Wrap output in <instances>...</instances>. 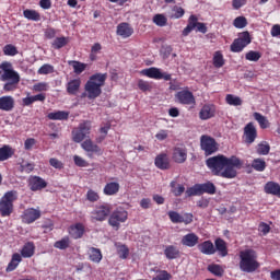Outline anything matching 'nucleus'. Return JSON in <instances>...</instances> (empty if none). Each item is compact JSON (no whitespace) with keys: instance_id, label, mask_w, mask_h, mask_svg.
I'll return each instance as SVG.
<instances>
[{"instance_id":"1","label":"nucleus","mask_w":280,"mask_h":280,"mask_svg":"<svg viewBox=\"0 0 280 280\" xmlns=\"http://www.w3.org/2000/svg\"><path fill=\"white\" fill-rule=\"evenodd\" d=\"M206 165L213 176L235 178L237 176V170H242V165H244V163L235 155L226 158L225 155L219 154L217 156L209 158L206 161Z\"/></svg>"},{"instance_id":"2","label":"nucleus","mask_w":280,"mask_h":280,"mask_svg":"<svg viewBox=\"0 0 280 280\" xmlns=\"http://www.w3.org/2000/svg\"><path fill=\"white\" fill-rule=\"evenodd\" d=\"M0 74L1 82H7L3 85L4 93L16 91V86H19V83L21 82V75L12 69V63L3 61L0 65Z\"/></svg>"},{"instance_id":"3","label":"nucleus","mask_w":280,"mask_h":280,"mask_svg":"<svg viewBox=\"0 0 280 280\" xmlns=\"http://www.w3.org/2000/svg\"><path fill=\"white\" fill-rule=\"evenodd\" d=\"M107 73H95L85 83V95L88 100H97L102 95V86L106 84Z\"/></svg>"},{"instance_id":"4","label":"nucleus","mask_w":280,"mask_h":280,"mask_svg":"<svg viewBox=\"0 0 280 280\" xmlns=\"http://www.w3.org/2000/svg\"><path fill=\"white\" fill-rule=\"evenodd\" d=\"M240 269L242 272H255L259 268L257 261V253L253 249H245L240 252Z\"/></svg>"},{"instance_id":"5","label":"nucleus","mask_w":280,"mask_h":280,"mask_svg":"<svg viewBox=\"0 0 280 280\" xmlns=\"http://www.w3.org/2000/svg\"><path fill=\"white\" fill-rule=\"evenodd\" d=\"M19 200V191L9 190L0 198L1 218H10L14 213V202Z\"/></svg>"},{"instance_id":"6","label":"nucleus","mask_w":280,"mask_h":280,"mask_svg":"<svg viewBox=\"0 0 280 280\" xmlns=\"http://www.w3.org/2000/svg\"><path fill=\"white\" fill-rule=\"evenodd\" d=\"M128 220V211L126 209L118 207L112 213H109L108 224L113 226L115 231H119V228L124 222Z\"/></svg>"},{"instance_id":"7","label":"nucleus","mask_w":280,"mask_h":280,"mask_svg":"<svg viewBox=\"0 0 280 280\" xmlns=\"http://www.w3.org/2000/svg\"><path fill=\"white\" fill-rule=\"evenodd\" d=\"M253 43V38H250V33L248 31L242 32L238 34V38L234 39L231 45V51L233 54H240L244 51L245 47H248Z\"/></svg>"},{"instance_id":"8","label":"nucleus","mask_w":280,"mask_h":280,"mask_svg":"<svg viewBox=\"0 0 280 280\" xmlns=\"http://www.w3.org/2000/svg\"><path fill=\"white\" fill-rule=\"evenodd\" d=\"M194 30H197V32H200L201 34H207V24L198 22V16L192 14L188 18V24L183 30L182 35L189 36Z\"/></svg>"},{"instance_id":"9","label":"nucleus","mask_w":280,"mask_h":280,"mask_svg":"<svg viewBox=\"0 0 280 280\" xmlns=\"http://www.w3.org/2000/svg\"><path fill=\"white\" fill-rule=\"evenodd\" d=\"M91 135V121L81 122L77 130L72 131L74 143H82Z\"/></svg>"},{"instance_id":"10","label":"nucleus","mask_w":280,"mask_h":280,"mask_svg":"<svg viewBox=\"0 0 280 280\" xmlns=\"http://www.w3.org/2000/svg\"><path fill=\"white\" fill-rule=\"evenodd\" d=\"M200 147L206 156H211V154H215V151L218 150V142L210 136H201Z\"/></svg>"},{"instance_id":"11","label":"nucleus","mask_w":280,"mask_h":280,"mask_svg":"<svg viewBox=\"0 0 280 280\" xmlns=\"http://www.w3.org/2000/svg\"><path fill=\"white\" fill-rule=\"evenodd\" d=\"M175 100L184 106H196V97L189 89H184L175 94Z\"/></svg>"},{"instance_id":"12","label":"nucleus","mask_w":280,"mask_h":280,"mask_svg":"<svg viewBox=\"0 0 280 280\" xmlns=\"http://www.w3.org/2000/svg\"><path fill=\"white\" fill-rule=\"evenodd\" d=\"M110 215V207L101 205L91 212L92 222H104Z\"/></svg>"},{"instance_id":"13","label":"nucleus","mask_w":280,"mask_h":280,"mask_svg":"<svg viewBox=\"0 0 280 280\" xmlns=\"http://www.w3.org/2000/svg\"><path fill=\"white\" fill-rule=\"evenodd\" d=\"M142 75H147V78H151L153 80H172V74L166 72H161L159 68H149L141 71Z\"/></svg>"},{"instance_id":"14","label":"nucleus","mask_w":280,"mask_h":280,"mask_svg":"<svg viewBox=\"0 0 280 280\" xmlns=\"http://www.w3.org/2000/svg\"><path fill=\"white\" fill-rule=\"evenodd\" d=\"M40 208H27L23 211L22 220L25 224H34L36 220H40Z\"/></svg>"},{"instance_id":"15","label":"nucleus","mask_w":280,"mask_h":280,"mask_svg":"<svg viewBox=\"0 0 280 280\" xmlns=\"http://www.w3.org/2000/svg\"><path fill=\"white\" fill-rule=\"evenodd\" d=\"M172 161L183 164L187 161V148L185 145L174 147L172 152Z\"/></svg>"},{"instance_id":"16","label":"nucleus","mask_w":280,"mask_h":280,"mask_svg":"<svg viewBox=\"0 0 280 280\" xmlns=\"http://www.w3.org/2000/svg\"><path fill=\"white\" fill-rule=\"evenodd\" d=\"M31 191H42L47 187V182L40 176H30L27 179Z\"/></svg>"},{"instance_id":"17","label":"nucleus","mask_w":280,"mask_h":280,"mask_svg":"<svg viewBox=\"0 0 280 280\" xmlns=\"http://www.w3.org/2000/svg\"><path fill=\"white\" fill-rule=\"evenodd\" d=\"M244 139L245 143H247L248 145L255 143V139H257V128L253 122H248L244 127Z\"/></svg>"},{"instance_id":"18","label":"nucleus","mask_w":280,"mask_h":280,"mask_svg":"<svg viewBox=\"0 0 280 280\" xmlns=\"http://www.w3.org/2000/svg\"><path fill=\"white\" fill-rule=\"evenodd\" d=\"M154 165L158 170H170V155L162 152L155 156Z\"/></svg>"},{"instance_id":"19","label":"nucleus","mask_w":280,"mask_h":280,"mask_svg":"<svg viewBox=\"0 0 280 280\" xmlns=\"http://www.w3.org/2000/svg\"><path fill=\"white\" fill-rule=\"evenodd\" d=\"M14 97L10 95L1 96L0 97V110L4 113H12L14 110Z\"/></svg>"},{"instance_id":"20","label":"nucleus","mask_w":280,"mask_h":280,"mask_svg":"<svg viewBox=\"0 0 280 280\" xmlns=\"http://www.w3.org/2000/svg\"><path fill=\"white\" fill-rule=\"evenodd\" d=\"M68 232L73 240H80L84 235V225L82 223H75L69 228Z\"/></svg>"},{"instance_id":"21","label":"nucleus","mask_w":280,"mask_h":280,"mask_svg":"<svg viewBox=\"0 0 280 280\" xmlns=\"http://www.w3.org/2000/svg\"><path fill=\"white\" fill-rule=\"evenodd\" d=\"M199 117L202 120L211 119L215 117V106L214 105H203L199 112Z\"/></svg>"},{"instance_id":"22","label":"nucleus","mask_w":280,"mask_h":280,"mask_svg":"<svg viewBox=\"0 0 280 280\" xmlns=\"http://www.w3.org/2000/svg\"><path fill=\"white\" fill-rule=\"evenodd\" d=\"M80 86H82V80L80 79L70 80L66 85L68 95H75L77 93H79Z\"/></svg>"},{"instance_id":"23","label":"nucleus","mask_w":280,"mask_h":280,"mask_svg":"<svg viewBox=\"0 0 280 280\" xmlns=\"http://www.w3.org/2000/svg\"><path fill=\"white\" fill-rule=\"evenodd\" d=\"M81 148H83L85 152H89L91 154H102V149H100L97 144L93 143L91 139H86L85 141H83L81 143Z\"/></svg>"},{"instance_id":"24","label":"nucleus","mask_w":280,"mask_h":280,"mask_svg":"<svg viewBox=\"0 0 280 280\" xmlns=\"http://www.w3.org/2000/svg\"><path fill=\"white\" fill-rule=\"evenodd\" d=\"M135 33V30L130 27V24L128 23H120L117 26V34L118 36H122V38H130L132 34Z\"/></svg>"},{"instance_id":"25","label":"nucleus","mask_w":280,"mask_h":280,"mask_svg":"<svg viewBox=\"0 0 280 280\" xmlns=\"http://www.w3.org/2000/svg\"><path fill=\"white\" fill-rule=\"evenodd\" d=\"M198 250L202 253V255H215V246L211 241H205L198 245Z\"/></svg>"},{"instance_id":"26","label":"nucleus","mask_w":280,"mask_h":280,"mask_svg":"<svg viewBox=\"0 0 280 280\" xmlns=\"http://www.w3.org/2000/svg\"><path fill=\"white\" fill-rule=\"evenodd\" d=\"M198 240H200L198 235L189 233L183 236L182 244L183 246H188V248H194L198 244Z\"/></svg>"},{"instance_id":"27","label":"nucleus","mask_w":280,"mask_h":280,"mask_svg":"<svg viewBox=\"0 0 280 280\" xmlns=\"http://www.w3.org/2000/svg\"><path fill=\"white\" fill-rule=\"evenodd\" d=\"M35 250L36 246L34 245V242H27L21 249V257L30 259V257H34Z\"/></svg>"},{"instance_id":"28","label":"nucleus","mask_w":280,"mask_h":280,"mask_svg":"<svg viewBox=\"0 0 280 280\" xmlns=\"http://www.w3.org/2000/svg\"><path fill=\"white\" fill-rule=\"evenodd\" d=\"M119 183L117 182L107 183L103 189V194L105 196H117L119 194Z\"/></svg>"},{"instance_id":"29","label":"nucleus","mask_w":280,"mask_h":280,"mask_svg":"<svg viewBox=\"0 0 280 280\" xmlns=\"http://www.w3.org/2000/svg\"><path fill=\"white\" fill-rule=\"evenodd\" d=\"M47 117L51 121H67V119H69V112H65V110L51 112L47 115Z\"/></svg>"},{"instance_id":"30","label":"nucleus","mask_w":280,"mask_h":280,"mask_svg":"<svg viewBox=\"0 0 280 280\" xmlns=\"http://www.w3.org/2000/svg\"><path fill=\"white\" fill-rule=\"evenodd\" d=\"M164 255L166 257V259H178V257H180V250L178 249V247L174 246V245H167L164 249Z\"/></svg>"},{"instance_id":"31","label":"nucleus","mask_w":280,"mask_h":280,"mask_svg":"<svg viewBox=\"0 0 280 280\" xmlns=\"http://www.w3.org/2000/svg\"><path fill=\"white\" fill-rule=\"evenodd\" d=\"M265 194H270L271 196H280V185L276 182H268L265 185Z\"/></svg>"},{"instance_id":"32","label":"nucleus","mask_w":280,"mask_h":280,"mask_svg":"<svg viewBox=\"0 0 280 280\" xmlns=\"http://www.w3.org/2000/svg\"><path fill=\"white\" fill-rule=\"evenodd\" d=\"M214 246L215 250H218L221 257H226V255H229V249L226 247V242H224V240L217 238L214 241Z\"/></svg>"},{"instance_id":"33","label":"nucleus","mask_w":280,"mask_h":280,"mask_svg":"<svg viewBox=\"0 0 280 280\" xmlns=\"http://www.w3.org/2000/svg\"><path fill=\"white\" fill-rule=\"evenodd\" d=\"M20 261H23L21 254H19V253L13 254L11 261L9 262V265L7 267V272H12V271L16 270V268H19Z\"/></svg>"},{"instance_id":"34","label":"nucleus","mask_w":280,"mask_h":280,"mask_svg":"<svg viewBox=\"0 0 280 280\" xmlns=\"http://www.w3.org/2000/svg\"><path fill=\"white\" fill-rule=\"evenodd\" d=\"M24 19H27V21H40V13L36 10L26 9L23 11Z\"/></svg>"},{"instance_id":"35","label":"nucleus","mask_w":280,"mask_h":280,"mask_svg":"<svg viewBox=\"0 0 280 280\" xmlns=\"http://www.w3.org/2000/svg\"><path fill=\"white\" fill-rule=\"evenodd\" d=\"M185 16V9L183 7L174 5L168 13L170 19H183Z\"/></svg>"},{"instance_id":"36","label":"nucleus","mask_w":280,"mask_h":280,"mask_svg":"<svg viewBox=\"0 0 280 280\" xmlns=\"http://www.w3.org/2000/svg\"><path fill=\"white\" fill-rule=\"evenodd\" d=\"M14 155V151L10 145H3L0 148V161H8V159H12Z\"/></svg>"},{"instance_id":"37","label":"nucleus","mask_w":280,"mask_h":280,"mask_svg":"<svg viewBox=\"0 0 280 280\" xmlns=\"http://www.w3.org/2000/svg\"><path fill=\"white\" fill-rule=\"evenodd\" d=\"M256 152L260 156H267V154H270V144L267 141H262L257 144Z\"/></svg>"},{"instance_id":"38","label":"nucleus","mask_w":280,"mask_h":280,"mask_svg":"<svg viewBox=\"0 0 280 280\" xmlns=\"http://www.w3.org/2000/svg\"><path fill=\"white\" fill-rule=\"evenodd\" d=\"M102 250L100 248L91 247L90 248V260L94 264H100L102 261Z\"/></svg>"},{"instance_id":"39","label":"nucleus","mask_w":280,"mask_h":280,"mask_svg":"<svg viewBox=\"0 0 280 280\" xmlns=\"http://www.w3.org/2000/svg\"><path fill=\"white\" fill-rule=\"evenodd\" d=\"M254 119L259 124V126L262 130H266V128H268V126H270L268 118H266V116L261 115L260 113L255 112Z\"/></svg>"},{"instance_id":"40","label":"nucleus","mask_w":280,"mask_h":280,"mask_svg":"<svg viewBox=\"0 0 280 280\" xmlns=\"http://www.w3.org/2000/svg\"><path fill=\"white\" fill-rule=\"evenodd\" d=\"M54 246L59 250H67V248L71 246V240L69 238V236H65L60 241L55 242Z\"/></svg>"},{"instance_id":"41","label":"nucleus","mask_w":280,"mask_h":280,"mask_svg":"<svg viewBox=\"0 0 280 280\" xmlns=\"http://www.w3.org/2000/svg\"><path fill=\"white\" fill-rule=\"evenodd\" d=\"M199 186L201 187V194H209L210 196H213L217 191L215 185L211 182L199 184Z\"/></svg>"},{"instance_id":"42","label":"nucleus","mask_w":280,"mask_h":280,"mask_svg":"<svg viewBox=\"0 0 280 280\" xmlns=\"http://www.w3.org/2000/svg\"><path fill=\"white\" fill-rule=\"evenodd\" d=\"M208 272H211V275H214V277H224V269L220 265H209Z\"/></svg>"},{"instance_id":"43","label":"nucleus","mask_w":280,"mask_h":280,"mask_svg":"<svg viewBox=\"0 0 280 280\" xmlns=\"http://www.w3.org/2000/svg\"><path fill=\"white\" fill-rule=\"evenodd\" d=\"M252 167L256 172H264L266 170V161L264 159H254L252 162Z\"/></svg>"},{"instance_id":"44","label":"nucleus","mask_w":280,"mask_h":280,"mask_svg":"<svg viewBox=\"0 0 280 280\" xmlns=\"http://www.w3.org/2000/svg\"><path fill=\"white\" fill-rule=\"evenodd\" d=\"M69 43V38L67 37H57L54 39L51 47L52 49H62V47L67 46Z\"/></svg>"},{"instance_id":"45","label":"nucleus","mask_w":280,"mask_h":280,"mask_svg":"<svg viewBox=\"0 0 280 280\" xmlns=\"http://www.w3.org/2000/svg\"><path fill=\"white\" fill-rule=\"evenodd\" d=\"M226 104L230 106H242L243 102L240 96H235L233 94H228L225 97Z\"/></svg>"},{"instance_id":"46","label":"nucleus","mask_w":280,"mask_h":280,"mask_svg":"<svg viewBox=\"0 0 280 280\" xmlns=\"http://www.w3.org/2000/svg\"><path fill=\"white\" fill-rule=\"evenodd\" d=\"M186 196L188 198H191V196H202V189L200 187V184H196L190 188H187Z\"/></svg>"},{"instance_id":"47","label":"nucleus","mask_w":280,"mask_h":280,"mask_svg":"<svg viewBox=\"0 0 280 280\" xmlns=\"http://www.w3.org/2000/svg\"><path fill=\"white\" fill-rule=\"evenodd\" d=\"M261 58V52L255 51V50H249L245 55V59L248 60L249 62H258V60Z\"/></svg>"},{"instance_id":"48","label":"nucleus","mask_w":280,"mask_h":280,"mask_svg":"<svg viewBox=\"0 0 280 280\" xmlns=\"http://www.w3.org/2000/svg\"><path fill=\"white\" fill-rule=\"evenodd\" d=\"M153 23H155L158 27H165V25H167V18L163 14H155L153 16Z\"/></svg>"},{"instance_id":"49","label":"nucleus","mask_w":280,"mask_h":280,"mask_svg":"<svg viewBox=\"0 0 280 280\" xmlns=\"http://www.w3.org/2000/svg\"><path fill=\"white\" fill-rule=\"evenodd\" d=\"M233 25L237 30H244V27H246V25H248V21L244 16H237L236 19H234Z\"/></svg>"},{"instance_id":"50","label":"nucleus","mask_w":280,"mask_h":280,"mask_svg":"<svg viewBox=\"0 0 280 280\" xmlns=\"http://www.w3.org/2000/svg\"><path fill=\"white\" fill-rule=\"evenodd\" d=\"M4 56H16L19 54V49H16V46L12 44H8L2 49Z\"/></svg>"},{"instance_id":"51","label":"nucleus","mask_w":280,"mask_h":280,"mask_svg":"<svg viewBox=\"0 0 280 280\" xmlns=\"http://www.w3.org/2000/svg\"><path fill=\"white\" fill-rule=\"evenodd\" d=\"M168 218L173 224H183V215L176 211H170Z\"/></svg>"},{"instance_id":"52","label":"nucleus","mask_w":280,"mask_h":280,"mask_svg":"<svg viewBox=\"0 0 280 280\" xmlns=\"http://www.w3.org/2000/svg\"><path fill=\"white\" fill-rule=\"evenodd\" d=\"M213 65L217 67V69H220L221 67H224V57L222 56V52L217 51L213 56Z\"/></svg>"},{"instance_id":"53","label":"nucleus","mask_w":280,"mask_h":280,"mask_svg":"<svg viewBox=\"0 0 280 280\" xmlns=\"http://www.w3.org/2000/svg\"><path fill=\"white\" fill-rule=\"evenodd\" d=\"M34 167H36L34 163L23 162L20 164V172H24L25 174H31V172H34Z\"/></svg>"},{"instance_id":"54","label":"nucleus","mask_w":280,"mask_h":280,"mask_svg":"<svg viewBox=\"0 0 280 280\" xmlns=\"http://www.w3.org/2000/svg\"><path fill=\"white\" fill-rule=\"evenodd\" d=\"M37 73L39 75H49V73H54V66L45 63L38 69Z\"/></svg>"},{"instance_id":"55","label":"nucleus","mask_w":280,"mask_h":280,"mask_svg":"<svg viewBox=\"0 0 280 280\" xmlns=\"http://www.w3.org/2000/svg\"><path fill=\"white\" fill-rule=\"evenodd\" d=\"M171 187H172V192L174 194V196L178 197V196H183V194H185V186L177 185V187H176V182H172Z\"/></svg>"},{"instance_id":"56","label":"nucleus","mask_w":280,"mask_h":280,"mask_svg":"<svg viewBox=\"0 0 280 280\" xmlns=\"http://www.w3.org/2000/svg\"><path fill=\"white\" fill-rule=\"evenodd\" d=\"M85 198L89 200V202H97V200H100V194L93 189H89Z\"/></svg>"},{"instance_id":"57","label":"nucleus","mask_w":280,"mask_h":280,"mask_svg":"<svg viewBox=\"0 0 280 280\" xmlns=\"http://www.w3.org/2000/svg\"><path fill=\"white\" fill-rule=\"evenodd\" d=\"M138 88L140 89V91L145 93L147 91H152V83L140 79L138 81Z\"/></svg>"},{"instance_id":"58","label":"nucleus","mask_w":280,"mask_h":280,"mask_svg":"<svg viewBox=\"0 0 280 280\" xmlns=\"http://www.w3.org/2000/svg\"><path fill=\"white\" fill-rule=\"evenodd\" d=\"M49 165L51 167H54L55 170H65V164L62 163V161H60L56 158H51L49 160Z\"/></svg>"},{"instance_id":"59","label":"nucleus","mask_w":280,"mask_h":280,"mask_svg":"<svg viewBox=\"0 0 280 280\" xmlns=\"http://www.w3.org/2000/svg\"><path fill=\"white\" fill-rule=\"evenodd\" d=\"M172 279V273L167 270H160L156 277H153L152 280H170Z\"/></svg>"},{"instance_id":"60","label":"nucleus","mask_w":280,"mask_h":280,"mask_svg":"<svg viewBox=\"0 0 280 280\" xmlns=\"http://www.w3.org/2000/svg\"><path fill=\"white\" fill-rule=\"evenodd\" d=\"M170 137V131L165 129H161L160 131L156 132L155 139L158 141H165Z\"/></svg>"},{"instance_id":"61","label":"nucleus","mask_w":280,"mask_h":280,"mask_svg":"<svg viewBox=\"0 0 280 280\" xmlns=\"http://www.w3.org/2000/svg\"><path fill=\"white\" fill-rule=\"evenodd\" d=\"M33 90H35L37 93H40L43 91H49V84L46 82H39L33 85Z\"/></svg>"},{"instance_id":"62","label":"nucleus","mask_w":280,"mask_h":280,"mask_svg":"<svg viewBox=\"0 0 280 280\" xmlns=\"http://www.w3.org/2000/svg\"><path fill=\"white\" fill-rule=\"evenodd\" d=\"M73 161L78 167H89V162H86V160L82 159V156L74 155Z\"/></svg>"},{"instance_id":"63","label":"nucleus","mask_w":280,"mask_h":280,"mask_svg":"<svg viewBox=\"0 0 280 280\" xmlns=\"http://www.w3.org/2000/svg\"><path fill=\"white\" fill-rule=\"evenodd\" d=\"M129 254H130V250L126 247V245H121L118 247V255L120 259H128Z\"/></svg>"},{"instance_id":"64","label":"nucleus","mask_w":280,"mask_h":280,"mask_svg":"<svg viewBox=\"0 0 280 280\" xmlns=\"http://www.w3.org/2000/svg\"><path fill=\"white\" fill-rule=\"evenodd\" d=\"M270 34L273 38H280V24H275L271 27Z\"/></svg>"}]
</instances>
